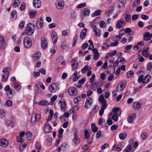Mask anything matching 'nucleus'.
I'll return each instance as SVG.
<instances>
[{"label": "nucleus", "instance_id": "obj_1", "mask_svg": "<svg viewBox=\"0 0 152 152\" xmlns=\"http://www.w3.org/2000/svg\"><path fill=\"white\" fill-rule=\"evenodd\" d=\"M120 109L119 107H114L110 114L109 116H111V118L115 121H118V116H120L121 114L122 111Z\"/></svg>", "mask_w": 152, "mask_h": 152}, {"label": "nucleus", "instance_id": "obj_2", "mask_svg": "<svg viewBox=\"0 0 152 152\" xmlns=\"http://www.w3.org/2000/svg\"><path fill=\"white\" fill-rule=\"evenodd\" d=\"M35 27V24L31 23H28L26 28V34L28 36L32 35L34 33Z\"/></svg>", "mask_w": 152, "mask_h": 152}, {"label": "nucleus", "instance_id": "obj_3", "mask_svg": "<svg viewBox=\"0 0 152 152\" xmlns=\"http://www.w3.org/2000/svg\"><path fill=\"white\" fill-rule=\"evenodd\" d=\"M24 46L26 48H29L32 46V41L31 38L26 37L23 39Z\"/></svg>", "mask_w": 152, "mask_h": 152}, {"label": "nucleus", "instance_id": "obj_4", "mask_svg": "<svg viewBox=\"0 0 152 152\" xmlns=\"http://www.w3.org/2000/svg\"><path fill=\"white\" fill-rule=\"evenodd\" d=\"M59 86L58 84L55 83H52L49 87V91L51 93H54L59 90Z\"/></svg>", "mask_w": 152, "mask_h": 152}, {"label": "nucleus", "instance_id": "obj_5", "mask_svg": "<svg viewBox=\"0 0 152 152\" xmlns=\"http://www.w3.org/2000/svg\"><path fill=\"white\" fill-rule=\"evenodd\" d=\"M99 101L101 103L102 106L101 107L106 109L107 106L106 100L104 96L100 95L99 97Z\"/></svg>", "mask_w": 152, "mask_h": 152}, {"label": "nucleus", "instance_id": "obj_6", "mask_svg": "<svg viewBox=\"0 0 152 152\" xmlns=\"http://www.w3.org/2000/svg\"><path fill=\"white\" fill-rule=\"evenodd\" d=\"M2 72L4 74L2 76V81H6L8 79L9 75V72L8 70V68H6L2 70Z\"/></svg>", "mask_w": 152, "mask_h": 152}, {"label": "nucleus", "instance_id": "obj_7", "mask_svg": "<svg viewBox=\"0 0 152 152\" xmlns=\"http://www.w3.org/2000/svg\"><path fill=\"white\" fill-rule=\"evenodd\" d=\"M56 5L57 9H62L64 7V1L63 0H58L56 2Z\"/></svg>", "mask_w": 152, "mask_h": 152}, {"label": "nucleus", "instance_id": "obj_8", "mask_svg": "<svg viewBox=\"0 0 152 152\" xmlns=\"http://www.w3.org/2000/svg\"><path fill=\"white\" fill-rule=\"evenodd\" d=\"M68 94L70 95H76L77 94V91L76 88L71 87L68 89Z\"/></svg>", "mask_w": 152, "mask_h": 152}, {"label": "nucleus", "instance_id": "obj_9", "mask_svg": "<svg viewBox=\"0 0 152 152\" xmlns=\"http://www.w3.org/2000/svg\"><path fill=\"white\" fill-rule=\"evenodd\" d=\"M41 118V115L39 113L34 114L31 117V122L34 124L36 121H39Z\"/></svg>", "mask_w": 152, "mask_h": 152}, {"label": "nucleus", "instance_id": "obj_10", "mask_svg": "<svg viewBox=\"0 0 152 152\" xmlns=\"http://www.w3.org/2000/svg\"><path fill=\"white\" fill-rule=\"evenodd\" d=\"M43 18L42 17H40L39 19L37 20L36 24V26L38 28H41L43 27Z\"/></svg>", "mask_w": 152, "mask_h": 152}, {"label": "nucleus", "instance_id": "obj_11", "mask_svg": "<svg viewBox=\"0 0 152 152\" xmlns=\"http://www.w3.org/2000/svg\"><path fill=\"white\" fill-rule=\"evenodd\" d=\"M93 99L91 97H89L86 99L84 105L86 109H88L92 104Z\"/></svg>", "mask_w": 152, "mask_h": 152}, {"label": "nucleus", "instance_id": "obj_12", "mask_svg": "<svg viewBox=\"0 0 152 152\" xmlns=\"http://www.w3.org/2000/svg\"><path fill=\"white\" fill-rule=\"evenodd\" d=\"M6 43L3 37L0 36V49L3 50L6 47Z\"/></svg>", "mask_w": 152, "mask_h": 152}, {"label": "nucleus", "instance_id": "obj_13", "mask_svg": "<svg viewBox=\"0 0 152 152\" xmlns=\"http://www.w3.org/2000/svg\"><path fill=\"white\" fill-rule=\"evenodd\" d=\"M136 117V114L135 113H133L130 115L128 118V122L130 124L134 123L133 120Z\"/></svg>", "mask_w": 152, "mask_h": 152}, {"label": "nucleus", "instance_id": "obj_14", "mask_svg": "<svg viewBox=\"0 0 152 152\" xmlns=\"http://www.w3.org/2000/svg\"><path fill=\"white\" fill-rule=\"evenodd\" d=\"M9 145L8 140L5 139H2L0 140V145L2 147H7Z\"/></svg>", "mask_w": 152, "mask_h": 152}, {"label": "nucleus", "instance_id": "obj_15", "mask_svg": "<svg viewBox=\"0 0 152 152\" xmlns=\"http://www.w3.org/2000/svg\"><path fill=\"white\" fill-rule=\"evenodd\" d=\"M41 46L43 49H45L47 47L48 42L46 40L45 38L42 37L41 38Z\"/></svg>", "mask_w": 152, "mask_h": 152}, {"label": "nucleus", "instance_id": "obj_16", "mask_svg": "<svg viewBox=\"0 0 152 152\" xmlns=\"http://www.w3.org/2000/svg\"><path fill=\"white\" fill-rule=\"evenodd\" d=\"M87 31V29L86 28H84V29L82 30L80 35V37L81 39L82 40L84 39L86 35Z\"/></svg>", "mask_w": 152, "mask_h": 152}, {"label": "nucleus", "instance_id": "obj_17", "mask_svg": "<svg viewBox=\"0 0 152 152\" xmlns=\"http://www.w3.org/2000/svg\"><path fill=\"white\" fill-rule=\"evenodd\" d=\"M52 39L54 44L56 43L58 39V36L55 31H53L51 34Z\"/></svg>", "mask_w": 152, "mask_h": 152}, {"label": "nucleus", "instance_id": "obj_18", "mask_svg": "<svg viewBox=\"0 0 152 152\" xmlns=\"http://www.w3.org/2000/svg\"><path fill=\"white\" fill-rule=\"evenodd\" d=\"M149 49V47H147L144 50L142 51V54L145 58L148 57L150 55V53H148V50Z\"/></svg>", "mask_w": 152, "mask_h": 152}, {"label": "nucleus", "instance_id": "obj_19", "mask_svg": "<svg viewBox=\"0 0 152 152\" xmlns=\"http://www.w3.org/2000/svg\"><path fill=\"white\" fill-rule=\"evenodd\" d=\"M143 73L142 71L140 70L137 73V75L139 77L138 80V81L139 83L142 82L143 79Z\"/></svg>", "mask_w": 152, "mask_h": 152}, {"label": "nucleus", "instance_id": "obj_20", "mask_svg": "<svg viewBox=\"0 0 152 152\" xmlns=\"http://www.w3.org/2000/svg\"><path fill=\"white\" fill-rule=\"evenodd\" d=\"M126 86V84L123 82L121 83L118 84L117 87V89L118 90H122Z\"/></svg>", "mask_w": 152, "mask_h": 152}, {"label": "nucleus", "instance_id": "obj_21", "mask_svg": "<svg viewBox=\"0 0 152 152\" xmlns=\"http://www.w3.org/2000/svg\"><path fill=\"white\" fill-rule=\"evenodd\" d=\"M141 104L140 102H135L133 104L134 108L136 110H139L141 108Z\"/></svg>", "mask_w": 152, "mask_h": 152}, {"label": "nucleus", "instance_id": "obj_22", "mask_svg": "<svg viewBox=\"0 0 152 152\" xmlns=\"http://www.w3.org/2000/svg\"><path fill=\"white\" fill-rule=\"evenodd\" d=\"M33 4L34 7L39 8L41 6V2L39 0H34L33 1Z\"/></svg>", "mask_w": 152, "mask_h": 152}, {"label": "nucleus", "instance_id": "obj_23", "mask_svg": "<svg viewBox=\"0 0 152 152\" xmlns=\"http://www.w3.org/2000/svg\"><path fill=\"white\" fill-rule=\"evenodd\" d=\"M143 39L144 40H149L151 39L150 33L148 32H146L143 34Z\"/></svg>", "mask_w": 152, "mask_h": 152}, {"label": "nucleus", "instance_id": "obj_24", "mask_svg": "<svg viewBox=\"0 0 152 152\" xmlns=\"http://www.w3.org/2000/svg\"><path fill=\"white\" fill-rule=\"evenodd\" d=\"M71 66L72 69L75 70L78 66V63L77 61H72Z\"/></svg>", "mask_w": 152, "mask_h": 152}, {"label": "nucleus", "instance_id": "obj_25", "mask_svg": "<svg viewBox=\"0 0 152 152\" xmlns=\"http://www.w3.org/2000/svg\"><path fill=\"white\" fill-rule=\"evenodd\" d=\"M74 142L76 144H78L80 142V138L78 137L77 134L75 133L74 134Z\"/></svg>", "mask_w": 152, "mask_h": 152}, {"label": "nucleus", "instance_id": "obj_26", "mask_svg": "<svg viewBox=\"0 0 152 152\" xmlns=\"http://www.w3.org/2000/svg\"><path fill=\"white\" fill-rule=\"evenodd\" d=\"M41 56V53L40 52H38L35 53L33 56L32 57L35 60H38Z\"/></svg>", "mask_w": 152, "mask_h": 152}, {"label": "nucleus", "instance_id": "obj_27", "mask_svg": "<svg viewBox=\"0 0 152 152\" xmlns=\"http://www.w3.org/2000/svg\"><path fill=\"white\" fill-rule=\"evenodd\" d=\"M91 67L89 66L88 65H86L81 70L83 73H85L87 71H88L91 69Z\"/></svg>", "mask_w": 152, "mask_h": 152}, {"label": "nucleus", "instance_id": "obj_28", "mask_svg": "<svg viewBox=\"0 0 152 152\" xmlns=\"http://www.w3.org/2000/svg\"><path fill=\"white\" fill-rule=\"evenodd\" d=\"M134 151L132 146L129 145L124 149V152H133Z\"/></svg>", "mask_w": 152, "mask_h": 152}, {"label": "nucleus", "instance_id": "obj_29", "mask_svg": "<svg viewBox=\"0 0 152 152\" xmlns=\"http://www.w3.org/2000/svg\"><path fill=\"white\" fill-rule=\"evenodd\" d=\"M151 78V76L150 75H148L145 76L144 77V80L142 82V83H147L150 80Z\"/></svg>", "mask_w": 152, "mask_h": 152}, {"label": "nucleus", "instance_id": "obj_30", "mask_svg": "<svg viewBox=\"0 0 152 152\" xmlns=\"http://www.w3.org/2000/svg\"><path fill=\"white\" fill-rule=\"evenodd\" d=\"M52 128L51 126H44V131L46 133H48L52 131Z\"/></svg>", "mask_w": 152, "mask_h": 152}, {"label": "nucleus", "instance_id": "obj_31", "mask_svg": "<svg viewBox=\"0 0 152 152\" xmlns=\"http://www.w3.org/2000/svg\"><path fill=\"white\" fill-rule=\"evenodd\" d=\"M98 82H95L92 83L91 86V88L94 90H95L97 89Z\"/></svg>", "mask_w": 152, "mask_h": 152}, {"label": "nucleus", "instance_id": "obj_32", "mask_svg": "<svg viewBox=\"0 0 152 152\" xmlns=\"http://www.w3.org/2000/svg\"><path fill=\"white\" fill-rule=\"evenodd\" d=\"M102 12L101 10H96L92 14L91 16L92 17L100 15Z\"/></svg>", "mask_w": 152, "mask_h": 152}, {"label": "nucleus", "instance_id": "obj_33", "mask_svg": "<svg viewBox=\"0 0 152 152\" xmlns=\"http://www.w3.org/2000/svg\"><path fill=\"white\" fill-rule=\"evenodd\" d=\"M38 104L42 105L47 106L49 105V103L47 100H44L39 102Z\"/></svg>", "mask_w": 152, "mask_h": 152}, {"label": "nucleus", "instance_id": "obj_34", "mask_svg": "<svg viewBox=\"0 0 152 152\" xmlns=\"http://www.w3.org/2000/svg\"><path fill=\"white\" fill-rule=\"evenodd\" d=\"M125 19L127 22H130L131 20V15L128 13H126Z\"/></svg>", "mask_w": 152, "mask_h": 152}, {"label": "nucleus", "instance_id": "obj_35", "mask_svg": "<svg viewBox=\"0 0 152 152\" xmlns=\"http://www.w3.org/2000/svg\"><path fill=\"white\" fill-rule=\"evenodd\" d=\"M59 102L61 103V110H62L63 111H65V108L66 107V103L65 102H62L61 101H60Z\"/></svg>", "mask_w": 152, "mask_h": 152}, {"label": "nucleus", "instance_id": "obj_36", "mask_svg": "<svg viewBox=\"0 0 152 152\" xmlns=\"http://www.w3.org/2000/svg\"><path fill=\"white\" fill-rule=\"evenodd\" d=\"M123 22L120 20L118 21V23L116 24V27L117 28L120 29L123 25Z\"/></svg>", "mask_w": 152, "mask_h": 152}, {"label": "nucleus", "instance_id": "obj_37", "mask_svg": "<svg viewBox=\"0 0 152 152\" xmlns=\"http://www.w3.org/2000/svg\"><path fill=\"white\" fill-rule=\"evenodd\" d=\"M37 12L36 11H31L29 13V15L30 17L33 18L35 17L37 14Z\"/></svg>", "mask_w": 152, "mask_h": 152}, {"label": "nucleus", "instance_id": "obj_38", "mask_svg": "<svg viewBox=\"0 0 152 152\" xmlns=\"http://www.w3.org/2000/svg\"><path fill=\"white\" fill-rule=\"evenodd\" d=\"M126 134L125 133H120L119 135V137L121 140H123L126 138Z\"/></svg>", "mask_w": 152, "mask_h": 152}, {"label": "nucleus", "instance_id": "obj_39", "mask_svg": "<svg viewBox=\"0 0 152 152\" xmlns=\"http://www.w3.org/2000/svg\"><path fill=\"white\" fill-rule=\"evenodd\" d=\"M91 128L93 132H96L98 130L97 127L96 126L95 124L94 123L92 124L91 125Z\"/></svg>", "mask_w": 152, "mask_h": 152}, {"label": "nucleus", "instance_id": "obj_40", "mask_svg": "<svg viewBox=\"0 0 152 152\" xmlns=\"http://www.w3.org/2000/svg\"><path fill=\"white\" fill-rule=\"evenodd\" d=\"M78 109V107L77 106L75 105L73 107L72 109L70 110V112L71 113H74L76 112L77 111Z\"/></svg>", "mask_w": 152, "mask_h": 152}, {"label": "nucleus", "instance_id": "obj_41", "mask_svg": "<svg viewBox=\"0 0 152 152\" xmlns=\"http://www.w3.org/2000/svg\"><path fill=\"white\" fill-rule=\"evenodd\" d=\"M53 110L52 109H50V116L47 120V121H49L51 120L53 116Z\"/></svg>", "mask_w": 152, "mask_h": 152}, {"label": "nucleus", "instance_id": "obj_42", "mask_svg": "<svg viewBox=\"0 0 152 152\" xmlns=\"http://www.w3.org/2000/svg\"><path fill=\"white\" fill-rule=\"evenodd\" d=\"M14 88L16 90H18L20 89L21 86L19 84H18L17 83L15 82L13 84Z\"/></svg>", "mask_w": 152, "mask_h": 152}, {"label": "nucleus", "instance_id": "obj_43", "mask_svg": "<svg viewBox=\"0 0 152 152\" xmlns=\"http://www.w3.org/2000/svg\"><path fill=\"white\" fill-rule=\"evenodd\" d=\"M26 136L27 139L29 140L31 139L32 134L31 132H28L26 134Z\"/></svg>", "mask_w": 152, "mask_h": 152}, {"label": "nucleus", "instance_id": "obj_44", "mask_svg": "<svg viewBox=\"0 0 152 152\" xmlns=\"http://www.w3.org/2000/svg\"><path fill=\"white\" fill-rule=\"evenodd\" d=\"M78 38L77 35L75 36L73 39V42L72 45V47H74L75 45L77 42Z\"/></svg>", "mask_w": 152, "mask_h": 152}, {"label": "nucleus", "instance_id": "obj_45", "mask_svg": "<svg viewBox=\"0 0 152 152\" xmlns=\"http://www.w3.org/2000/svg\"><path fill=\"white\" fill-rule=\"evenodd\" d=\"M126 0H120L119 3L120 4L119 5V7H121L123 6L126 3Z\"/></svg>", "mask_w": 152, "mask_h": 152}, {"label": "nucleus", "instance_id": "obj_46", "mask_svg": "<svg viewBox=\"0 0 152 152\" xmlns=\"http://www.w3.org/2000/svg\"><path fill=\"white\" fill-rule=\"evenodd\" d=\"M27 146V144H20L19 146L20 149L21 151H22Z\"/></svg>", "mask_w": 152, "mask_h": 152}, {"label": "nucleus", "instance_id": "obj_47", "mask_svg": "<svg viewBox=\"0 0 152 152\" xmlns=\"http://www.w3.org/2000/svg\"><path fill=\"white\" fill-rule=\"evenodd\" d=\"M90 11L87 9H85L84 10L83 14L84 16H87L89 15Z\"/></svg>", "mask_w": 152, "mask_h": 152}, {"label": "nucleus", "instance_id": "obj_48", "mask_svg": "<svg viewBox=\"0 0 152 152\" xmlns=\"http://www.w3.org/2000/svg\"><path fill=\"white\" fill-rule=\"evenodd\" d=\"M6 105L8 106H11L12 105V102L10 100H7L5 102Z\"/></svg>", "mask_w": 152, "mask_h": 152}, {"label": "nucleus", "instance_id": "obj_49", "mask_svg": "<svg viewBox=\"0 0 152 152\" xmlns=\"http://www.w3.org/2000/svg\"><path fill=\"white\" fill-rule=\"evenodd\" d=\"M140 2V0H135L134 2L132 7H135L139 4Z\"/></svg>", "mask_w": 152, "mask_h": 152}, {"label": "nucleus", "instance_id": "obj_50", "mask_svg": "<svg viewBox=\"0 0 152 152\" xmlns=\"http://www.w3.org/2000/svg\"><path fill=\"white\" fill-rule=\"evenodd\" d=\"M114 10L113 7H111V9L109 11L106 12H105V13L106 15H110L113 12Z\"/></svg>", "mask_w": 152, "mask_h": 152}, {"label": "nucleus", "instance_id": "obj_51", "mask_svg": "<svg viewBox=\"0 0 152 152\" xmlns=\"http://www.w3.org/2000/svg\"><path fill=\"white\" fill-rule=\"evenodd\" d=\"M26 7V4L24 2L21 3L20 7V9L22 11H23L25 10Z\"/></svg>", "mask_w": 152, "mask_h": 152}, {"label": "nucleus", "instance_id": "obj_52", "mask_svg": "<svg viewBox=\"0 0 152 152\" xmlns=\"http://www.w3.org/2000/svg\"><path fill=\"white\" fill-rule=\"evenodd\" d=\"M20 4V2L18 0H15L14 1L13 6L15 7H18Z\"/></svg>", "mask_w": 152, "mask_h": 152}, {"label": "nucleus", "instance_id": "obj_53", "mask_svg": "<svg viewBox=\"0 0 152 152\" xmlns=\"http://www.w3.org/2000/svg\"><path fill=\"white\" fill-rule=\"evenodd\" d=\"M99 25L101 28H104L105 26L106 23L104 21L102 20L99 22Z\"/></svg>", "mask_w": 152, "mask_h": 152}, {"label": "nucleus", "instance_id": "obj_54", "mask_svg": "<svg viewBox=\"0 0 152 152\" xmlns=\"http://www.w3.org/2000/svg\"><path fill=\"white\" fill-rule=\"evenodd\" d=\"M25 23V22L24 21H21L19 25V27L21 29L23 28L24 27Z\"/></svg>", "mask_w": 152, "mask_h": 152}, {"label": "nucleus", "instance_id": "obj_55", "mask_svg": "<svg viewBox=\"0 0 152 152\" xmlns=\"http://www.w3.org/2000/svg\"><path fill=\"white\" fill-rule=\"evenodd\" d=\"M134 75V72L132 71H130L127 73V77H130Z\"/></svg>", "mask_w": 152, "mask_h": 152}, {"label": "nucleus", "instance_id": "obj_56", "mask_svg": "<svg viewBox=\"0 0 152 152\" xmlns=\"http://www.w3.org/2000/svg\"><path fill=\"white\" fill-rule=\"evenodd\" d=\"M62 34L63 36H67L69 35V33L67 30H64L62 32Z\"/></svg>", "mask_w": 152, "mask_h": 152}, {"label": "nucleus", "instance_id": "obj_57", "mask_svg": "<svg viewBox=\"0 0 152 152\" xmlns=\"http://www.w3.org/2000/svg\"><path fill=\"white\" fill-rule=\"evenodd\" d=\"M152 67V62H150L148 64L147 66L146 69L148 70H150Z\"/></svg>", "mask_w": 152, "mask_h": 152}, {"label": "nucleus", "instance_id": "obj_58", "mask_svg": "<svg viewBox=\"0 0 152 152\" xmlns=\"http://www.w3.org/2000/svg\"><path fill=\"white\" fill-rule=\"evenodd\" d=\"M119 44V42L118 41H116L115 42H112L110 44V46L111 47L115 46L118 45Z\"/></svg>", "mask_w": 152, "mask_h": 152}, {"label": "nucleus", "instance_id": "obj_59", "mask_svg": "<svg viewBox=\"0 0 152 152\" xmlns=\"http://www.w3.org/2000/svg\"><path fill=\"white\" fill-rule=\"evenodd\" d=\"M105 109V108L101 107V109L99 112V114L100 116H102L103 115Z\"/></svg>", "mask_w": 152, "mask_h": 152}, {"label": "nucleus", "instance_id": "obj_60", "mask_svg": "<svg viewBox=\"0 0 152 152\" xmlns=\"http://www.w3.org/2000/svg\"><path fill=\"white\" fill-rule=\"evenodd\" d=\"M11 16L12 18H17V12L15 10L13 11L11 14Z\"/></svg>", "mask_w": 152, "mask_h": 152}, {"label": "nucleus", "instance_id": "obj_61", "mask_svg": "<svg viewBox=\"0 0 152 152\" xmlns=\"http://www.w3.org/2000/svg\"><path fill=\"white\" fill-rule=\"evenodd\" d=\"M91 27L93 28V30L94 32H95L97 31V28H96V26L95 25L91 24Z\"/></svg>", "mask_w": 152, "mask_h": 152}, {"label": "nucleus", "instance_id": "obj_62", "mask_svg": "<svg viewBox=\"0 0 152 152\" xmlns=\"http://www.w3.org/2000/svg\"><path fill=\"white\" fill-rule=\"evenodd\" d=\"M47 142L48 145H50L52 144V139L50 138H48L47 140Z\"/></svg>", "mask_w": 152, "mask_h": 152}, {"label": "nucleus", "instance_id": "obj_63", "mask_svg": "<svg viewBox=\"0 0 152 152\" xmlns=\"http://www.w3.org/2000/svg\"><path fill=\"white\" fill-rule=\"evenodd\" d=\"M141 17L144 20H147L149 18L148 16L145 15L144 14H142L141 15Z\"/></svg>", "mask_w": 152, "mask_h": 152}, {"label": "nucleus", "instance_id": "obj_64", "mask_svg": "<svg viewBox=\"0 0 152 152\" xmlns=\"http://www.w3.org/2000/svg\"><path fill=\"white\" fill-rule=\"evenodd\" d=\"M141 137L143 140L145 139L147 137V135L144 133H142L141 135Z\"/></svg>", "mask_w": 152, "mask_h": 152}]
</instances>
